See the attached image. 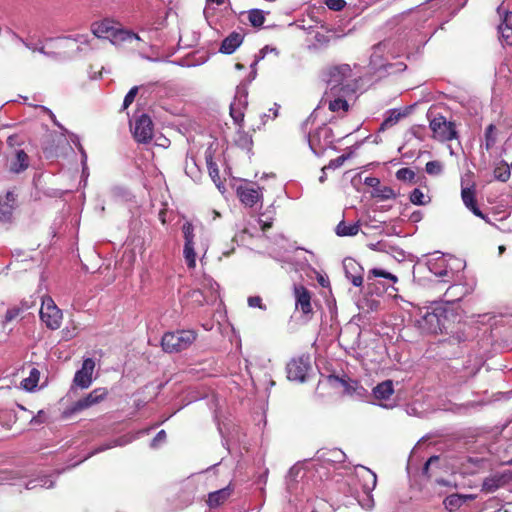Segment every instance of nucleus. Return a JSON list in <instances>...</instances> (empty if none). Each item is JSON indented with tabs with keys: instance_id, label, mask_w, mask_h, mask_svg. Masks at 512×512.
<instances>
[{
	"instance_id": "f257e3e1",
	"label": "nucleus",
	"mask_w": 512,
	"mask_h": 512,
	"mask_svg": "<svg viewBox=\"0 0 512 512\" xmlns=\"http://www.w3.org/2000/svg\"><path fill=\"white\" fill-rule=\"evenodd\" d=\"M323 80L327 85L325 98L329 96H349L358 88V77L349 64H339L327 68L323 72Z\"/></svg>"
},
{
	"instance_id": "f03ea898",
	"label": "nucleus",
	"mask_w": 512,
	"mask_h": 512,
	"mask_svg": "<svg viewBox=\"0 0 512 512\" xmlns=\"http://www.w3.org/2000/svg\"><path fill=\"white\" fill-rule=\"evenodd\" d=\"M182 232L185 240L183 256L187 267L194 269L196 267L197 254L203 253L205 255L208 250V238L202 228L196 233L194 226L189 221L183 224Z\"/></svg>"
},
{
	"instance_id": "7ed1b4c3",
	"label": "nucleus",
	"mask_w": 512,
	"mask_h": 512,
	"mask_svg": "<svg viewBox=\"0 0 512 512\" xmlns=\"http://www.w3.org/2000/svg\"><path fill=\"white\" fill-rule=\"evenodd\" d=\"M91 32L97 38H110L114 44L133 39L141 40L140 36L132 31L116 28L113 21L109 19L92 23Z\"/></svg>"
},
{
	"instance_id": "20e7f679",
	"label": "nucleus",
	"mask_w": 512,
	"mask_h": 512,
	"mask_svg": "<svg viewBox=\"0 0 512 512\" xmlns=\"http://www.w3.org/2000/svg\"><path fill=\"white\" fill-rule=\"evenodd\" d=\"M193 330H178L166 332L161 339L162 349L167 353H177L189 348L196 340Z\"/></svg>"
},
{
	"instance_id": "39448f33",
	"label": "nucleus",
	"mask_w": 512,
	"mask_h": 512,
	"mask_svg": "<svg viewBox=\"0 0 512 512\" xmlns=\"http://www.w3.org/2000/svg\"><path fill=\"white\" fill-rule=\"evenodd\" d=\"M435 303L442 333L447 332L461 319L459 304L457 300H445Z\"/></svg>"
},
{
	"instance_id": "423d86ee",
	"label": "nucleus",
	"mask_w": 512,
	"mask_h": 512,
	"mask_svg": "<svg viewBox=\"0 0 512 512\" xmlns=\"http://www.w3.org/2000/svg\"><path fill=\"white\" fill-rule=\"evenodd\" d=\"M417 327L427 334L442 333L436 303L430 307L419 310V317L415 320Z\"/></svg>"
},
{
	"instance_id": "0eeeda50",
	"label": "nucleus",
	"mask_w": 512,
	"mask_h": 512,
	"mask_svg": "<svg viewBox=\"0 0 512 512\" xmlns=\"http://www.w3.org/2000/svg\"><path fill=\"white\" fill-rule=\"evenodd\" d=\"M40 318L49 329L56 330L61 325L62 312L49 296L42 299Z\"/></svg>"
},
{
	"instance_id": "6e6552de",
	"label": "nucleus",
	"mask_w": 512,
	"mask_h": 512,
	"mask_svg": "<svg viewBox=\"0 0 512 512\" xmlns=\"http://www.w3.org/2000/svg\"><path fill=\"white\" fill-rule=\"evenodd\" d=\"M308 143L313 153L320 156L333 143L332 129L325 125L317 128L309 135Z\"/></svg>"
},
{
	"instance_id": "1a4fd4ad",
	"label": "nucleus",
	"mask_w": 512,
	"mask_h": 512,
	"mask_svg": "<svg viewBox=\"0 0 512 512\" xmlns=\"http://www.w3.org/2000/svg\"><path fill=\"white\" fill-rule=\"evenodd\" d=\"M461 187V198L464 205L472 211L474 215L480 217V208L476 200V186L475 183L471 182L470 173H467L462 177Z\"/></svg>"
},
{
	"instance_id": "9d476101",
	"label": "nucleus",
	"mask_w": 512,
	"mask_h": 512,
	"mask_svg": "<svg viewBox=\"0 0 512 512\" xmlns=\"http://www.w3.org/2000/svg\"><path fill=\"white\" fill-rule=\"evenodd\" d=\"M132 129L134 138L139 143H148L153 138V123L146 114H142L135 120Z\"/></svg>"
},
{
	"instance_id": "9b49d317",
	"label": "nucleus",
	"mask_w": 512,
	"mask_h": 512,
	"mask_svg": "<svg viewBox=\"0 0 512 512\" xmlns=\"http://www.w3.org/2000/svg\"><path fill=\"white\" fill-rule=\"evenodd\" d=\"M497 16L499 19L498 31L501 34L502 40L507 45H512V23L511 16L512 12L505 7L503 3L497 8Z\"/></svg>"
},
{
	"instance_id": "f8f14e48",
	"label": "nucleus",
	"mask_w": 512,
	"mask_h": 512,
	"mask_svg": "<svg viewBox=\"0 0 512 512\" xmlns=\"http://www.w3.org/2000/svg\"><path fill=\"white\" fill-rule=\"evenodd\" d=\"M248 105V92L245 88H238L235 98L230 105V115L234 122L241 126L244 120V111Z\"/></svg>"
},
{
	"instance_id": "ddd939ff",
	"label": "nucleus",
	"mask_w": 512,
	"mask_h": 512,
	"mask_svg": "<svg viewBox=\"0 0 512 512\" xmlns=\"http://www.w3.org/2000/svg\"><path fill=\"white\" fill-rule=\"evenodd\" d=\"M430 128L433 131L434 137L440 141L451 140L455 137L453 124L448 122L443 116L433 118L430 121Z\"/></svg>"
},
{
	"instance_id": "4468645a",
	"label": "nucleus",
	"mask_w": 512,
	"mask_h": 512,
	"mask_svg": "<svg viewBox=\"0 0 512 512\" xmlns=\"http://www.w3.org/2000/svg\"><path fill=\"white\" fill-rule=\"evenodd\" d=\"M108 394L106 388H96L85 397L76 401L72 406V412H80L103 401Z\"/></svg>"
},
{
	"instance_id": "2eb2a0df",
	"label": "nucleus",
	"mask_w": 512,
	"mask_h": 512,
	"mask_svg": "<svg viewBox=\"0 0 512 512\" xmlns=\"http://www.w3.org/2000/svg\"><path fill=\"white\" fill-rule=\"evenodd\" d=\"M308 358H297L292 359L287 364V377L289 380L303 382L305 381L308 369H309Z\"/></svg>"
},
{
	"instance_id": "dca6fc26",
	"label": "nucleus",
	"mask_w": 512,
	"mask_h": 512,
	"mask_svg": "<svg viewBox=\"0 0 512 512\" xmlns=\"http://www.w3.org/2000/svg\"><path fill=\"white\" fill-rule=\"evenodd\" d=\"M95 368V362L91 358L83 361L82 368L75 373L74 383L82 389L88 388L92 384V375Z\"/></svg>"
},
{
	"instance_id": "f3484780",
	"label": "nucleus",
	"mask_w": 512,
	"mask_h": 512,
	"mask_svg": "<svg viewBox=\"0 0 512 512\" xmlns=\"http://www.w3.org/2000/svg\"><path fill=\"white\" fill-rule=\"evenodd\" d=\"M345 276L356 287H360L363 283V268L352 258H346L343 261Z\"/></svg>"
},
{
	"instance_id": "a211bd4d",
	"label": "nucleus",
	"mask_w": 512,
	"mask_h": 512,
	"mask_svg": "<svg viewBox=\"0 0 512 512\" xmlns=\"http://www.w3.org/2000/svg\"><path fill=\"white\" fill-rule=\"evenodd\" d=\"M487 318L485 323L489 324L490 326V336L491 338H494L496 334H494V331H497L500 327H511L512 326V314H500V315H494L489 316L488 313L482 314V318ZM482 324H484V320L482 319Z\"/></svg>"
},
{
	"instance_id": "6ab92c4d",
	"label": "nucleus",
	"mask_w": 512,
	"mask_h": 512,
	"mask_svg": "<svg viewBox=\"0 0 512 512\" xmlns=\"http://www.w3.org/2000/svg\"><path fill=\"white\" fill-rule=\"evenodd\" d=\"M294 295L296 300V308L300 309L304 314L312 312L311 295L304 286H295Z\"/></svg>"
},
{
	"instance_id": "aec40b11",
	"label": "nucleus",
	"mask_w": 512,
	"mask_h": 512,
	"mask_svg": "<svg viewBox=\"0 0 512 512\" xmlns=\"http://www.w3.org/2000/svg\"><path fill=\"white\" fill-rule=\"evenodd\" d=\"M237 195L240 201L249 207L256 204L261 197L259 188L253 186H239L237 188Z\"/></svg>"
},
{
	"instance_id": "412c9836",
	"label": "nucleus",
	"mask_w": 512,
	"mask_h": 512,
	"mask_svg": "<svg viewBox=\"0 0 512 512\" xmlns=\"http://www.w3.org/2000/svg\"><path fill=\"white\" fill-rule=\"evenodd\" d=\"M244 36L238 32L230 33L223 41L220 52L224 54H232L242 44Z\"/></svg>"
},
{
	"instance_id": "4be33fe9",
	"label": "nucleus",
	"mask_w": 512,
	"mask_h": 512,
	"mask_svg": "<svg viewBox=\"0 0 512 512\" xmlns=\"http://www.w3.org/2000/svg\"><path fill=\"white\" fill-rule=\"evenodd\" d=\"M232 494V489L230 486H227L223 489L214 491L209 493L208 495V505L211 508H215L223 504Z\"/></svg>"
},
{
	"instance_id": "5701e85b",
	"label": "nucleus",
	"mask_w": 512,
	"mask_h": 512,
	"mask_svg": "<svg viewBox=\"0 0 512 512\" xmlns=\"http://www.w3.org/2000/svg\"><path fill=\"white\" fill-rule=\"evenodd\" d=\"M28 166V155L24 152V150H17L14 158L10 161V170L15 173H20L27 169Z\"/></svg>"
},
{
	"instance_id": "b1692460",
	"label": "nucleus",
	"mask_w": 512,
	"mask_h": 512,
	"mask_svg": "<svg viewBox=\"0 0 512 512\" xmlns=\"http://www.w3.org/2000/svg\"><path fill=\"white\" fill-rule=\"evenodd\" d=\"M394 393L392 380H385L373 389V395L377 400H387Z\"/></svg>"
},
{
	"instance_id": "393cba45",
	"label": "nucleus",
	"mask_w": 512,
	"mask_h": 512,
	"mask_svg": "<svg viewBox=\"0 0 512 512\" xmlns=\"http://www.w3.org/2000/svg\"><path fill=\"white\" fill-rule=\"evenodd\" d=\"M346 96H329L328 98L323 97V101H328V108L332 112H347L349 109V104L345 100Z\"/></svg>"
},
{
	"instance_id": "a878e982",
	"label": "nucleus",
	"mask_w": 512,
	"mask_h": 512,
	"mask_svg": "<svg viewBox=\"0 0 512 512\" xmlns=\"http://www.w3.org/2000/svg\"><path fill=\"white\" fill-rule=\"evenodd\" d=\"M39 379L40 371L37 368L33 367L29 372V376L21 381L20 386L27 392H33L38 386Z\"/></svg>"
},
{
	"instance_id": "bb28decb",
	"label": "nucleus",
	"mask_w": 512,
	"mask_h": 512,
	"mask_svg": "<svg viewBox=\"0 0 512 512\" xmlns=\"http://www.w3.org/2000/svg\"><path fill=\"white\" fill-rule=\"evenodd\" d=\"M361 469L363 470V474L361 475L363 480V490L365 493H370L377 485V476L367 467L361 466Z\"/></svg>"
},
{
	"instance_id": "cd10ccee",
	"label": "nucleus",
	"mask_w": 512,
	"mask_h": 512,
	"mask_svg": "<svg viewBox=\"0 0 512 512\" xmlns=\"http://www.w3.org/2000/svg\"><path fill=\"white\" fill-rule=\"evenodd\" d=\"M202 292L205 295H209L211 300H216L219 290V285L210 277L204 276L201 280V288Z\"/></svg>"
},
{
	"instance_id": "c85d7f7f",
	"label": "nucleus",
	"mask_w": 512,
	"mask_h": 512,
	"mask_svg": "<svg viewBox=\"0 0 512 512\" xmlns=\"http://www.w3.org/2000/svg\"><path fill=\"white\" fill-rule=\"evenodd\" d=\"M470 495H458L453 494L445 498L444 505L449 511H454L461 507L468 499H471Z\"/></svg>"
},
{
	"instance_id": "c756f323",
	"label": "nucleus",
	"mask_w": 512,
	"mask_h": 512,
	"mask_svg": "<svg viewBox=\"0 0 512 512\" xmlns=\"http://www.w3.org/2000/svg\"><path fill=\"white\" fill-rule=\"evenodd\" d=\"M359 229H360V225L358 223L347 224L345 221H341L336 226L335 231L338 236L345 237V236H355L359 232Z\"/></svg>"
},
{
	"instance_id": "7c9ffc66",
	"label": "nucleus",
	"mask_w": 512,
	"mask_h": 512,
	"mask_svg": "<svg viewBox=\"0 0 512 512\" xmlns=\"http://www.w3.org/2000/svg\"><path fill=\"white\" fill-rule=\"evenodd\" d=\"M493 174L494 178L501 182L508 181L511 175L509 164L503 160L499 161L494 168Z\"/></svg>"
},
{
	"instance_id": "2f4dec72",
	"label": "nucleus",
	"mask_w": 512,
	"mask_h": 512,
	"mask_svg": "<svg viewBox=\"0 0 512 512\" xmlns=\"http://www.w3.org/2000/svg\"><path fill=\"white\" fill-rule=\"evenodd\" d=\"M321 458L323 459L324 462L327 463H342L344 462L346 455L342 450L334 448L329 451L323 452L321 454Z\"/></svg>"
},
{
	"instance_id": "473e14b6",
	"label": "nucleus",
	"mask_w": 512,
	"mask_h": 512,
	"mask_svg": "<svg viewBox=\"0 0 512 512\" xmlns=\"http://www.w3.org/2000/svg\"><path fill=\"white\" fill-rule=\"evenodd\" d=\"M404 116L400 111L393 109L388 112V115L385 117L384 121L380 126V131L388 129L398 123V121Z\"/></svg>"
},
{
	"instance_id": "72a5a7b5",
	"label": "nucleus",
	"mask_w": 512,
	"mask_h": 512,
	"mask_svg": "<svg viewBox=\"0 0 512 512\" xmlns=\"http://www.w3.org/2000/svg\"><path fill=\"white\" fill-rule=\"evenodd\" d=\"M54 485V482L49 479L47 476H42L37 479L31 480L27 482L26 489L32 490L37 487H43V488H52Z\"/></svg>"
},
{
	"instance_id": "f704fd0d",
	"label": "nucleus",
	"mask_w": 512,
	"mask_h": 512,
	"mask_svg": "<svg viewBox=\"0 0 512 512\" xmlns=\"http://www.w3.org/2000/svg\"><path fill=\"white\" fill-rule=\"evenodd\" d=\"M248 20L254 27H260L264 24L265 16L263 11L259 9H252L248 13Z\"/></svg>"
},
{
	"instance_id": "c9c22d12",
	"label": "nucleus",
	"mask_w": 512,
	"mask_h": 512,
	"mask_svg": "<svg viewBox=\"0 0 512 512\" xmlns=\"http://www.w3.org/2000/svg\"><path fill=\"white\" fill-rule=\"evenodd\" d=\"M415 177V172L410 168H401L396 172V178L406 183H416Z\"/></svg>"
},
{
	"instance_id": "e433bc0d",
	"label": "nucleus",
	"mask_w": 512,
	"mask_h": 512,
	"mask_svg": "<svg viewBox=\"0 0 512 512\" xmlns=\"http://www.w3.org/2000/svg\"><path fill=\"white\" fill-rule=\"evenodd\" d=\"M486 149L491 150L497 141V129L493 124H490L485 132Z\"/></svg>"
},
{
	"instance_id": "4c0bfd02",
	"label": "nucleus",
	"mask_w": 512,
	"mask_h": 512,
	"mask_svg": "<svg viewBox=\"0 0 512 512\" xmlns=\"http://www.w3.org/2000/svg\"><path fill=\"white\" fill-rule=\"evenodd\" d=\"M13 205L8 202L0 201V221L8 222L12 217Z\"/></svg>"
},
{
	"instance_id": "58836bf2",
	"label": "nucleus",
	"mask_w": 512,
	"mask_h": 512,
	"mask_svg": "<svg viewBox=\"0 0 512 512\" xmlns=\"http://www.w3.org/2000/svg\"><path fill=\"white\" fill-rule=\"evenodd\" d=\"M208 170H209V175H210L211 179L213 180V182L216 184L217 188L219 190H221L223 188V190H224L225 188H224V185L222 184V182L220 181L219 170H218L217 165L215 163H213L212 161L208 162Z\"/></svg>"
},
{
	"instance_id": "ea45409f",
	"label": "nucleus",
	"mask_w": 512,
	"mask_h": 512,
	"mask_svg": "<svg viewBox=\"0 0 512 512\" xmlns=\"http://www.w3.org/2000/svg\"><path fill=\"white\" fill-rule=\"evenodd\" d=\"M189 297H191L192 299H194V301L198 304V305H203L204 303H209V302H213L214 300H211L209 298V295H205L202 290L200 289H197V290H192L190 293H189Z\"/></svg>"
},
{
	"instance_id": "a19ab883",
	"label": "nucleus",
	"mask_w": 512,
	"mask_h": 512,
	"mask_svg": "<svg viewBox=\"0 0 512 512\" xmlns=\"http://www.w3.org/2000/svg\"><path fill=\"white\" fill-rule=\"evenodd\" d=\"M410 201L415 204V205H425L428 203V201L426 200V196L424 195V193L418 189V188H415L411 193H410V197H409Z\"/></svg>"
},
{
	"instance_id": "79ce46f5",
	"label": "nucleus",
	"mask_w": 512,
	"mask_h": 512,
	"mask_svg": "<svg viewBox=\"0 0 512 512\" xmlns=\"http://www.w3.org/2000/svg\"><path fill=\"white\" fill-rule=\"evenodd\" d=\"M425 170L429 175H439L443 170V166L439 161H429L426 163Z\"/></svg>"
},
{
	"instance_id": "37998d69",
	"label": "nucleus",
	"mask_w": 512,
	"mask_h": 512,
	"mask_svg": "<svg viewBox=\"0 0 512 512\" xmlns=\"http://www.w3.org/2000/svg\"><path fill=\"white\" fill-rule=\"evenodd\" d=\"M351 156H352V152H350L348 154H343V155H341V156H339V157H337L335 159H332L328 163V165H326V168L333 169V170L337 169V168L341 167L345 163V161L347 159H349Z\"/></svg>"
},
{
	"instance_id": "c03bdc74",
	"label": "nucleus",
	"mask_w": 512,
	"mask_h": 512,
	"mask_svg": "<svg viewBox=\"0 0 512 512\" xmlns=\"http://www.w3.org/2000/svg\"><path fill=\"white\" fill-rule=\"evenodd\" d=\"M371 274L375 277H382L391 280L392 282H397L398 278L394 274L387 272L385 270L374 268L371 270Z\"/></svg>"
},
{
	"instance_id": "a18cd8bd",
	"label": "nucleus",
	"mask_w": 512,
	"mask_h": 512,
	"mask_svg": "<svg viewBox=\"0 0 512 512\" xmlns=\"http://www.w3.org/2000/svg\"><path fill=\"white\" fill-rule=\"evenodd\" d=\"M137 93H138L137 86L132 87L128 91V93L126 94L124 101H123V109H127L133 103Z\"/></svg>"
},
{
	"instance_id": "49530a36",
	"label": "nucleus",
	"mask_w": 512,
	"mask_h": 512,
	"mask_svg": "<svg viewBox=\"0 0 512 512\" xmlns=\"http://www.w3.org/2000/svg\"><path fill=\"white\" fill-rule=\"evenodd\" d=\"M377 196L382 199H392L395 198L396 194L392 188L384 186L377 191Z\"/></svg>"
},
{
	"instance_id": "de8ad7c7",
	"label": "nucleus",
	"mask_w": 512,
	"mask_h": 512,
	"mask_svg": "<svg viewBox=\"0 0 512 512\" xmlns=\"http://www.w3.org/2000/svg\"><path fill=\"white\" fill-rule=\"evenodd\" d=\"M325 4L333 11H341L345 7L346 2L344 0H325Z\"/></svg>"
},
{
	"instance_id": "09e8293b",
	"label": "nucleus",
	"mask_w": 512,
	"mask_h": 512,
	"mask_svg": "<svg viewBox=\"0 0 512 512\" xmlns=\"http://www.w3.org/2000/svg\"><path fill=\"white\" fill-rule=\"evenodd\" d=\"M237 143L242 147H248L252 143V140L248 134L239 131Z\"/></svg>"
},
{
	"instance_id": "8fccbe9b",
	"label": "nucleus",
	"mask_w": 512,
	"mask_h": 512,
	"mask_svg": "<svg viewBox=\"0 0 512 512\" xmlns=\"http://www.w3.org/2000/svg\"><path fill=\"white\" fill-rule=\"evenodd\" d=\"M248 305L252 308L258 307L265 310L266 307L262 305V299L259 296H252L248 298Z\"/></svg>"
},
{
	"instance_id": "3c124183",
	"label": "nucleus",
	"mask_w": 512,
	"mask_h": 512,
	"mask_svg": "<svg viewBox=\"0 0 512 512\" xmlns=\"http://www.w3.org/2000/svg\"><path fill=\"white\" fill-rule=\"evenodd\" d=\"M20 308H17V307H13L11 309H8L6 314H5V320L7 322H10L12 320H14L16 317L19 316L20 314Z\"/></svg>"
},
{
	"instance_id": "603ef678",
	"label": "nucleus",
	"mask_w": 512,
	"mask_h": 512,
	"mask_svg": "<svg viewBox=\"0 0 512 512\" xmlns=\"http://www.w3.org/2000/svg\"><path fill=\"white\" fill-rule=\"evenodd\" d=\"M166 439V432L164 430L159 431L154 439L152 440L151 445L153 447L157 446L158 443L165 441Z\"/></svg>"
},
{
	"instance_id": "864d4df0",
	"label": "nucleus",
	"mask_w": 512,
	"mask_h": 512,
	"mask_svg": "<svg viewBox=\"0 0 512 512\" xmlns=\"http://www.w3.org/2000/svg\"><path fill=\"white\" fill-rule=\"evenodd\" d=\"M497 487H498V485L494 484V482L490 483V480H485L484 482H482V490L491 492Z\"/></svg>"
},
{
	"instance_id": "5fc2aeb1",
	"label": "nucleus",
	"mask_w": 512,
	"mask_h": 512,
	"mask_svg": "<svg viewBox=\"0 0 512 512\" xmlns=\"http://www.w3.org/2000/svg\"><path fill=\"white\" fill-rule=\"evenodd\" d=\"M364 182L370 187H377L380 183L379 179L376 177H367Z\"/></svg>"
},
{
	"instance_id": "6e6d98bb",
	"label": "nucleus",
	"mask_w": 512,
	"mask_h": 512,
	"mask_svg": "<svg viewBox=\"0 0 512 512\" xmlns=\"http://www.w3.org/2000/svg\"><path fill=\"white\" fill-rule=\"evenodd\" d=\"M331 382H337V383H340L344 388H345V391L349 392V385L347 383L346 380L344 379H341L339 377H332L329 379Z\"/></svg>"
},
{
	"instance_id": "4d7b16f0",
	"label": "nucleus",
	"mask_w": 512,
	"mask_h": 512,
	"mask_svg": "<svg viewBox=\"0 0 512 512\" xmlns=\"http://www.w3.org/2000/svg\"><path fill=\"white\" fill-rule=\"evenodd\" d=\"M63 334H64L63 338H64L65 340H70V339H72V338H73V337H75V336H76V334H77V333H76V327H74L72 331H70V330H68V329L63 330Z\"/></svg>"
},
{
	"instance_id": "13d9d810",
	"label": "nucleus",
	"mask_w": 512,
	"mask_h": 512,
	"mask_svg": "<svg viewBox=\"0 0 512 512\" xmlns=\"http://www.w3.org/2000/svg\"><path fill=\"white\" fill-rule=\"evenodd\" d=\"M45 416L44 411L40 410L37 414V416L33 417L31 420V423L33 424H39L44 422L43 417Z\"/></svg>"
},
{
	"instance_id": "bf43d9fd",
	"label": "nucleus",
	"mask_w": 512,
	"mask_h": 512,
	"mask_svg": "<svg viewBox=\"0 0 512 512\" xmlns=\"http://www.w3.org/2000/svg\"><path fill=\"white\" fill-rule=\"evenodd\" d=\"M78 151L80 152L81 156H82V166H83V170H85L86 168V162H87V154L83 148V146L81 144H79V148H78Z\"/></svg>"
},
{
	"instance_id": "052dcab7",
	"label": "nucleus",
	"mask_w": 512,
	"mask_h": 512,
	"mask_svg": "<svg viewBox=\"0 0 512 512\" xmlns=\"http://www.w3.org/2000/svg\"><path fill=\"white\" fill-rule=\"evenodd\" d=\"M73 40L76 41V42H79L81 44H88L89 43L88 35H76L73 38Z\"/></svg>"
},
{
	"instance_id": "680f3d73",
	"label": "nucleus",
	"mask_w": 512,
	"mask_h": 512,
	"mask_svg": "<svg viewBox=\"0 0 512 512\" xmlns=\"http://www.w3.org/2000/svg\"><path fill=\"white\" fill-rule=\"evenodd\" d=\"M14 39H16L17 41H19L20 43H22L23 45H25L28 49L32 50V51H35L36 49L28 42H26L23 38L19 37L18 35L14 34L13 35Z\"/></svg>"
},
{
	"instance_id": "e2e57ef3",
	"label": "nucleus",
	"mask_w": 512,
	"mask_h": 512,
	"mask_svg": "<svg viewBox=\"0 0 512 512\" xmlns=\"http://www.w3.org/2000/svg\"><path fill=\"white\" fill-rule=\"evenodd\" d=\"M15 200V195L12 192H7L3 202L11 203L14 206Z\"/></svg>"
},
{
	"instance_id": "0e129e2a",
	"label": "nucleus",
	"mask_w": 512,
	"mask_h": 512,
	"mask_svg": "<svg viewBox=\"0 0 512 512\" xmlns=\"http://www.w3.org/2000/svg\"><path fill=\"white\" fill-rule=\"evenodd\" d=\"M70 140L72 141V143H74L76 145V147L78 149L79 148V144H81L79 137L76 134L71 133L70 134Z\"/></svg>"
},
{
	"instance_id": "69168bd1",
	"label": "nucleus",
	"mask_w": 512,
	"mask_h": 512,
	"mask_svg": "<svg viewBox=\"0 0 512 512\" xmlns=\"http://www.w3.org/2000/svg\"><path fill=\"white\" fill-rule=\"evenodd\" d=\"M41 109L48 114V116L50 117V119L53 121L55 120L56 116L55 114L47 107H44V106H41Z\"/></svg>"
},
{
	"instance_id": "338daca9",
	"label": "nucleus",
	"mask_w": 512,
	"mask_h": 512,
	"mask_svg": "<svg viewBox=\"0 0 512 512\" xmlns=\"http://www.w3.org/2000/svg\"><path fill=\"white\" fill-rule=\"evenodd\" d=\"M225 0H207V7H210L212 4L216 5H222L224 4Z\"/></svg>"
},
{
	"instance_id": "774afa93",
	"label": "nucleus",
	"mask_w": 512,
	"mask_h": 512,
	"mask_svg": "<svg viewBox=\"0 0 512 512\" xmlns=\"http://www.w3.org/2000/svg\"><path fill=\"white\" fill-rule=\"evenodd\" d=\"M383 47H384V44H382V43H379V44L375 45L373 47L374 52L372 54V57L375 56L378 52H381Z\"/></svg>"
}]
</instances>
